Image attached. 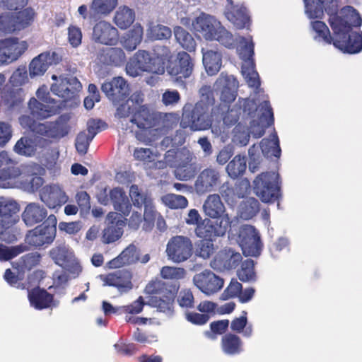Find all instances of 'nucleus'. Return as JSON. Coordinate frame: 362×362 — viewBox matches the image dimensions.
Wrapping results in <instances>:
<instances>
[{"mask_svg": "<svg viewBox=\"0 0 362 362\" xmlns=\"http://www.w3.org/2000/svg\"><path fill=\"white\" fill-rule=\"evenodd\" d=\"M238 279L243 282L256 280L255 263L251 259H247L241 263L240 268L237 272Z\"/></svg>", "mask_w": 362, "mask_h": 362, "instance_id": "51", "label": "nucleus"}, {"mask_svg": "<svg viewBox=\"0 0 362 362\" xmlns=\"http://www.w3.org/2000/svg\"><path fill=\"white\" fill-rule=\"evenodd\" d=\"M312 27L317 34V37H321L325 43L329 45L333 44L334 37L331 36L329 30L324 22L315 21L313 22Z\"/></svg>", "mask_w": 362, "mask_h": 362, "instance_id": "57", "label": "nucleus"}, {"mask_svg": "<svg viewBox=\"0 0 362 362\" xmlns=\"http://www.w3.org/2000/svg\"><path fill=\"white\" fill-rule=\"evenodd\" d=\"M36 13L31 7H24L15 12L0 15V29L4 33H12L23 30L33 24Z\"/></svg>", "mask_w": 362, "mask_h": 362, "instance_id": "8", "label": "nucleus"}, {"mask_svg": "<svg viewBox=\"0 0 362 362\" xmlns=\"http://www.w3.org/2000/svg\"><path fill=\"white\" fill-rule=\"evenodd\" d=\"M13 150L18 155L31 156L36 151V145L32 138L23 136L17 141Z\"/></svg>", "mask_w": 362, "mask_h": 362, "instance_id": "50", "label": "nucleus"}, {"mask_svg": "<svg viewBox=\"0 0 362 362\" xmlns=\"http://www.w3.org/2000/svg\"><path fill=\"white\" fill-rule=\"evenodd\" d=\"M221 347L223 352L227 355H238L243 351V342L238 335L229 332L222 337Z\"/></svg>", "mask_w": 362, "mask_h": 362, "instance_id": "35", "label": "nucleus"}, {"mask_svg": "<svg viewBox=\"0 0 362 362\" xmlns=\"http://www.w3.org/2000/svg\"><path fill=\"white\" fill-rule=\"evenodd\" d=\"M1 100L9 108L18 106L23 101V90L21 88H7L1 93Z\"/></svg>", "mask_w": 362, "mask_h": 362, "instance_id": "44", "label": "nucleus"}, {"mask_svg": "<svg viewBox=\"0 0 362 362\" xmlns=\"http://www.w3.org/2000/svg\"><path fill=\"white\" fill-rule=\"evenodd\" d=\"M263 154L268 158H279L281 150L279 139L276 134L272 135V139H263L260 143Z\"/></svg>", "mask_w": 362, "mask_h": 362, "instance_id": "45", "label": "nucleus"}, {"mask_svg": "<svg viewBox=\"0 0 362 362\" xmlns=\"http://www.w3.org/2000/svg\"><path fill=\"white\" fill-rule=\"evenodd\" d=\"M25 247L22 245L7 247L0 244V260H10L22 253Z\"/></svg>", "mask_w": 362, "mask_h": 362, "instance_id": "60", "label": "nucleus"}, {"mask_svg": "<svg viewBox=\"0 0 362 362\" xmlns=\"http://www.w3.org/2000/svg\"><path fill=\"white\" fill-rule=\"evenodd\" d=\"M13 160L5 151L0 152V181L16 178L20 175V170L15 166Z\"/></svg>", "mask_w": 362, "mask_h": 362, "instance_id": "37", "label": "nucleus"}, {"mask_svg": "<svg viewBox=\"0 0 362 362\" xmlns=\"http://www.w3.org/2000/svg\"><path fill=\"white\" fill-rule=\"evenodd\" d=\"M221 24L216 22L210 16L202 14L197 17L193 23L194 29L201 33L206 40H212L215 37L218 25Z\"/></svg>", "mask_w": 362, "mask_h": 362, "instance_id": "32", "label": "nucleus"}, {"mask_svg": "<svg viewBox=\"0 0 362 362\" xmlns=\"http://www.w3.org/2000/svg\"><path fill=\"white\" fill-rule=\"evenodd\" d=\"M101 89L115 105L125 100L130 93L127 81L120 76L105 81L102 84Z\"/></svg>", "mask_w": 362, "mask_h": 362, "instance_id": "20", "label": "nucleus"}, {"mask_svg": "<svg viewBox=\"0 0 362 362\" xmlns=\"http://www.w3.org/2000/svg\"><path fill=\"white\" fill-rule=\"evenodd\" d=\"M49 255L57 264L62 266L67 261L68 250L64 245L56 246L49 250Z\"/></svg>", "mask_w": 362, "mask_h": 362, "instance_id": "59", "label": "nucleus"}, {"mask_svg": "<svg viewBox=\"0 0 362 362\" xmlns=\"http://www.w3.org/2000/svg\"><path fill=\"white\" fill-rule=\"evenodd\" d=\"M59 57L56 52H42L35 57L30 63L29 73L31 77L43 75L49 66L58 62Z\"/></svg>", "mask_w": 362, "mask_h": 362, "instance_id": "28", "label": "nucleus"}, {"mask_svg": "<svg viewBox=\"0 0 362 362\" xmlns=\"http://www.w3.org/2000/svg\"><path fill=\"white\" fill-rule=\"evenodd\" d=\"M110 198L116 211L124 216H128L132 209V204L125 192L119 187L113 188L110 191Z\"/></svg>", "mask_w": 362, "mask_h": 362, "instance_id": "36", "label": "nucleus"}, {"mask_svg": "<svg viewBox=\"0 0 362 362\" xmlns=\"http://www.w3.org/2000/svg\"><path fill=\"white\" fill-rule=\"evenodd\" d=\"M230 218L226 216L218 220L205 218L195 228L194 232L198 238L214 240L217 237L225 235L230 227Z\"/></svg>", "mask_w": 362, "mask_h": 362, "instance_id": "12", "label": "nucleus"}, {"mask_svg": "<svg viewBox=\"0 0 362 362\" xmlns=\"http://www.w3.org/2000/svg\"><path fill=\"white\" fill-rule=\"evenodd\" d=\"M247 158L245 156L236 155L227 165L226 172L232 178H237L242 175L245 170Z\"/></svg>", "mask_w": 362, "mask_h": 362, "instance_id": "49", "label": "nucleus"}, {"mask_svg": "<svg viewBox=\"0 0 362 362\" xmlns=\"http://www.w3.org/2000/svg\"><path fill=\"white\" fill-rule=\"evenodd\" d=\"M93 138L85 132H81L76 136L75 146L77 151L84 155L87 153L90 141Z\"/></svg>", "mask_w": 362, "mask_h": 362, "instance_id": "64", "label": "nucleus"}, {"mask_svg": "<svg viewBox=\"0 0 362 362\" xmlns=\"http://www.w3.org/2000/svg\"><path fill=\"white\" fill-rule=\"evenodd\" d=\"M161 200L166 206L171 209H182L188 205V200L185 197L173 193L163 196Z\"/></svg>", "mask_w": 362, "mask_h": 362, "instance_id": "53", "label": "nucleus"}, {"mask_svg": "<svg viewBox=\"0 0 362 362\" xmlns=\"http://www.w3.org/2000/svg\"><path fill=\"white\" fill-rule=\"evenodd\" d=\"M253 42H245L240 50V57L244 62L242 65V74L245 77L246 83L251 88H259L261 83L257 71L255 69V65L253 60L254 55Z\"/></svg>", "mask_w": 362, "mask_h": 362, "instance_id": "13", "label": "nucleus"}, {"mask_svg": "<svg viewBox=\"0 0 362 362\" xmlns=\"http://www.w3.org/2000/svg\"><path fill=\"white\" fill-rule=\"evenodd\" d=\"M279 174L265 172L259 174L254 180V191L264 203L273 202L280 197V186L278 182Z\"/></svg>", "mask_w": 362, "mask_h": 362, "instance_id": "9", "label": "nucleus"}, {"mask_svg": "<svg viewBox=\"0 0 362 362\" xmlns=\"http://www.w3.org/2000/svg\"><path fill=\"white\" fill-rule=\"evenodd\" d=\"M28 107L31 115L39 120L46 119L57 114V107L45 105L35 98H30Z\"/></svg>", "mask_w": 362, "mask_h": 362, "instance_id": "38", "label": "nucleus"}, {"mask_svg": "<svg viewBox=\"0 0 362 362\" xmlns=\"http://www.w3.org/2000/svg\"><path fill=\"white\" fill-rule=\"evenodd\" d=\"M117 108L116 116L119 118H126L131 115L132 116L138 108L132 99H126Z\"/></svg>", "mask_w": 362, "mask_h": 362, "instance_id": "61", "label": "nucleus"}, {"mask_svg": "<svg viewBox=\"0 0 362 362\" xmlns=\"http://www.w3.org/2000/svg\"><path fill=\"white\" fill-rule=\"evenodd\" d=\"M82 86L76 77H60L58 83L52 85L50 90L53 94L66 102L76 95Z\"/></svg>", "mask_w": 362, "mask_h": 362, "instance_id": "23", "label": "nucleus"}, {"mask_svg": "<svg viewBox=\"0 0 362 362\" xmlns=\"http://www.w3.org/2000/svg\"><path fill=\"white\" fill-rule=\"evenodd\" d=\"M234 139L240 146H246L250 141V133L247 127L238 123L233 129Z\"/></svg>", "mask_w": 362, "mask_h": 362, "instance_id": "62", "label": "nucleus"}, {"mask_svg": "<svg viewBox=\"0 0 362 362\" xmlns=\"http://www.w3.org/2000/svg\"><path fill=\"white\" fill-rule=\"evenodd\" d=\"M129 197L134 206L141 209L144 207V221L153 224L157 211L153 203L151 194L140 189L138 185H132L129 189Z\"/></svg>", "mask_w": 362, "mask_h": 362, "instance_id": "14", "label": "nucleus"}, {"mask_svg": "<svg viewBox=\"0 0 362 362\" xmlns=\"http://www.w3.org/2000/svg\"><path fill=\"white\" fill-rule=\"evenodd\" d=\"M221 183V173L214 167L202 170L194 182V189L197 194H204L215 190Z\"/></svg>", "mask_w": 362, "mask_h": 362, "instance_id": "19", "label": "nucleus"}, {"mask_svg": "<svg viewBox=\"0 0 362 362\" xmlns=\"http://www.w3.org/2000/svg\"><path fill=\"white\" fill-rule=\"evenodd\" d=\"M154 54L143 49L138 50L126 65L127 73L133 77L142 72L163 74L165 72V63L171 57V52L166 46H156Z\"/></svg>", "mask_w": 362, "mask_h": 362, "instance_id": "4", "label": "nucleus"}, {"mask_svg": "<svg viewBox=\"0 0 362 362\" xmlns=\"http://www.w3.org/2000/svg\"><path fill=\"white\" fill-rule=\"evenodd\" d=\"M139 259V252L134 245H129L117 257L107 262L110 269H118L136 263Z\"/></svg>", "mask_w": 362, "mask_h": 362, "instance_id": "31", "label": "nucleus"}, {"mask_svg": "<svg viewBox=\"0 0 362 362\" xmlns=\"http://www.w3.org/2000/svg\"><path fill=\"white\" fill-rule=\"evenodd\" d=\"M179 282H165L161 280H152L145 288V292L151 295L149 299L151 305L159 311L166 313L172 310L175 298L180 307L189 310L194 308V297L189 288H183L179 293Z\"/></svg>", "mask_w": 362, "mask_h": 362, "instance_id": "1", "label": "nucleus"}, {"mask_svg": "<svg viewBox=\"0 0 362 362\" xmlns=\"http://www.w3.org/2000/svg\"><path fill=\"white\" fill-rule=\"evenodd\" d=\"M214 35L215 37L213 40H217L221 45L228 49L235 48L237 44V40L233 34L221 24L218 25V28Z\"/></svg>", "mask_w": 362, "mask_h": 362, "instance_id": "52", "label": "nucleus"}, {"mask_svg": "<svg viewBox=\"0 0 362 362\" xmlns=\"http://www.w3.org/2000/svg\"><path fill=\"white\" fill-rule=\"evenodd\" d=\"M185 269L181 267L165 266L160 269V276L165 279L177 281L185 278Z\"/></svg>", "mask_w": 362, "mask_h": 362, "instance_id": "56", "label": "nucleus"}, {"mask_svg": "<svg viewBox=\"0 0 362 362\" xmlns=\"http://www.w3.org/2000/svg\"><path fill=\"white\" fill-rule=\"evenodd\" d=\"M98 59L104 64L119 66L126 61V55L122 48L106 47L100 51Z\"/></svg>", "mask_w": 362, "mask_h": 362, "instance_id": "34", "label": "nucleus"}, {"mask_svg": "<svg viewBox=\"0 0 362 362\" xmlns=\"http://www.w3.org/2000/svg\"><path fill=\"white\" fill-rule=\"evenodd\" d=\"M178 157L179 153L175 150H168L165 154V162L170 167H175V174L177 179L189 180L193 178L197 173V168L196 163H191V156L188 155L186 160L179 164L177 163L176 160Z\"/></svg>", "mask_w": 362, "mask_h": 362, "instance_id": "17", "label": "nucleus"}, {"mask_svg": "<svg viewBox=\"0 0 362 362\" xmlns=\"http://www.w3.org/2000/svg\"><path fill=\"white\" fill-rule=\"evenodd\" d=\"M199 100L195 104L186 103L182 108L181 127L192 131L209 129L213 122L215 104L214 91L210 86L204 85L199 90Z\"/></svg>", "mask_w": 362, "mask_h": 362, "instance_id": "3", "label": "nucleus"}, {"mask_svg": "<svg viewBox=\"0 0 362 362\" xmlns=\"http://www.w3.org/2000/svg\"><path fill=\"white\" fill-rule=\"evenodd\" d=\"M194 285L204 293L209 296L218 292L223 286V279L213 272L205 269L193 277Z\"/></svg>", "mask_w": 362, "mask_h": 362, "instance_id": "22", "label": "nucleus"}, {"mask_svg": "<svg viewBox=\"0 0 362 362\" xmlns=\"http://www.w3.org/2000/svg\"><path fill=\"white\" fill-rule=\"evenodd\" d=\"M215 252L213 240H199L196 243V255L203 259H209Z\"/></svg>", "mask_w": 362, "mask_h": 362, "instance_id": "54", "label": "nucleus"}, {"mask_svg": "<svg viewBox=\"0 0 362 362\" xmlns=\"http://www.w3.org/2000/svg\"><path fill=\"white\" fill-rule=\"evenodd\" d=\"M28 298L30 305L36 310H41L57 306L54 295L39 286L28 290Z\"/></svg>", "mask_w": 362, "mask_h": 362, "instance_id": "26", "label": "nucleus"}, {"mask_svg": "<svg viewBox=\"0 0 362 362\" xmlns=\"http://www.w3.org/2000/svg\"><path fill=\"white\" fill-rule=\"evenodd\" d=\"M135 20V13L134 10L124 6H120L116 11L114 16V23L120 29H127Z\"/></svg>", "mask_w": 362, "mask_h": 362, "instance_id": "42", "label": "nucleus"}, {"mask_svg": "<svg viewBox=\"0 0 362 362\" xmlns=\"http://www.w3.org/2000/svg\"><path fill=\"white\" fill-rule=\"evenodd\" d=\"M219 192L229 206H235L238 204V196L235 192V188L228 182H224L220 187Z\"/></svg>", "mask_w": 362, "mask_h": 362, "instance_id": "55", "label": "nucleus"}, {"mask_svg": "<svg viewBox=\"0 0 362 362\" xmlns=\"http://www.w3.org/2000/svg\"><path fill=\"white\" fill-rule=\"evenodd\" d=\"M174 35L177 42L187 51L194 52L196 42L192 35L181 26H176L174 28Z\"/></svg>", "mask_w": 362, "mask_h": 362, "instance_id": "46", "label": "nucleus"}, {"mask_svg": "<svg viewBox=\"0 0 362 362\" xmlns=\"http://www.w3.org/2000/svg\"><path fill=\"white\" fill-rule=\"evenodd\" d=\"M27 49V42L20 41L17 37L0 40V65L16 61Z\"/></svg>", "mask_w": 362, "mask_h": 362, "instance_id": "15", "label": "nucleus"}, {"mask_svg": "<svg viewBox=\"0 0 362 362\" xmlns=\"http://www.w3.org/2000/svg\"><path fill=\"white\" fill-rule=\"evenodd\" d=\"M226 17L238 29L245 28L250 25V19L245 7L233 6L226 13Z\"/></svg>", "mask_w": 362, "mask_h": 362, "instance_id": "40", "label": "nucleus"}, {"mask_svg": "<svg viewBox=\"0 0 362 362\" xmlns=\"http://www.w3.org/2000/svg\"><path fill=\"white\" fill-rule=\"evenodd\" d=\"M247 313L243 311L240 317H235L230 322V329L235 334L242 333L245 337H250L253 333V327L248 324Z\"/></svg>", "mask_w": 362, "mask_h": 362, "instance_id": "43", "label": "nucleus"}, {"mask_svg": "<svg viewBox=\"0 0 362 362\" xmlns=\"http://www.w3.org/2000/svg\"><path fill=\"white\" fill-rule=\"evenodd\" d=\"M177 121L175 114L153 111L145 105H140L130 119L139 129L153 132L154 136L165 134L177 124Z\"/></svg>", "mask_w": 362, "mask_h": 362, "instance_id": "5", "label": "nucleus"}, {"mask_svg": "<svg viewBox=\"0 0 362 362\" xmlns=\"http://www.w3.org/2000/svg\"><path fill=\"white\" fill-rule=\"evenodd\" d=\"M144 30L140 25H134L129 30L125 37L123 45L128 51L134 50L141 42L143 39Z\"/></svg>", "mask_w": 362, "mask_h": 362, "instance_id": "48", "label": "nucleus"}, {"mask_svg": "<svg viewBox=\"0 0 362 362\" xmlns=\"http://www.w3.org/2000/svg\"><path fill=\"white\" fill-rule=\"evenodd\" d=\"M216 85L217 86H222L220 96L221 104L220 105L223 104L224 107L229 106L228 105L232 103L236 98L238 81L233 76H223L221 74L217 78Z\"/></svg>", "mask_w": 362, "mask_h": 362, "instance_id": "25", "label": "nucleus"}, {"mask_svg": "<svg viewBox=\"0 0 362 362\" xmlns=\"http://www.w3.org/2000/svg\"><path fill=\"white\" fill-rule=\"evenodd\" d=\"M93 39L101 44L114 45L118 41L119 33L110 23L101 21L93 27Z\"/></svg>", "mask_w": 362, "mask_h": 362, "instance_id": "24", "label": "nucleus"}, {"mask_svg": "<svg viewBox=\"0 0 362 362\" xmlns=\"http://www.w3.org/2000/svg\"><path fill=\"white\" fill-rule=\"evenodd\" d=\"M329 23L333 31L335 47L349 54L362 50V32L352 31V27H360L362 24V18L355 9L343 16L332 15Z\"/></svg>", "mask_w": 362, "mask_h": 362, "instance_id": "2", "label": "nucleus"}, {"mask_svg": "<svg viewBox=\"0 0 362 362\" xmlns=\"http://www.w3.org/2000/svg\"><path fill=\"white\" fill-rule=\"evenodd\" d=\"M203 210L206 216L211 219L218 220L226 216V208L221 197L217 194H210L207 197L203 204Z\"/></svg>", "mask_w": 362, "mask_h": 362, "instance_id": "30", "label": "nucleus"}, {"mask_svg": "<svg viewBox=\"0 0 362 362\" xmlns=\"http://www.w3.org/2000/svg\"><path fill=\"white\" fill-rule=\"evenodd\" d=\"M239 238L244 252L257 257L262 249V243L257 230L251 225H244L240 230Z\"/></svg>", "mask_w": 362, "mask_h": 362, "instance_id": "18", "label": "nucleus"}, {"mask_svg": "<svg viewBox=\"0 0 362 362\" xmlns=\"http://www.w3.org/2000/svg\"><path fill=\"white\" fill-rule=\"evenodd\" d=\"M259 211V203L254 197H247L239 206L240 216L244 220L252 218Z\"/></svg>", "mask_w": 362, "mask_h": 362, "instance_id": "47", "label": "nucleus"}, {"mask_svg": "<svg viewBox=\"0 0 362 362\" xmlns=\"http://www.w3.org/2000/svg\"><path fill=\"white\" fill-rule=\"evenodd\" d=\"M47 216L46 208L38 203H29L21 214L22 220L27 226H33L45 220Z\"/></svg>", "mask_w": 362, "mask_h": 362, "instance_id": "29", "label": "nucleus"}, {"mask_svg": "<svg viewBox=\"0 0 362 362\" xmlns=\"http://www.w3.org/2000/svg\"><path fill=\"white\" fill-rule=\"evenodd\" d=\"M57 223L54 214L48 216L41 225L28 232L25 237L26 243L34 247L51 244L56 237Z\"/></svg>", "mask_w": 362, "mask_h": 362, "instance_id": "10", "label": "nucleus"}, {"mask_svg": "<svg viewBox=\"0 0 362 362\" xmlns=\"http://www.w3.org/2000/svg\"><path fill=\"white\" fill-rule=\"evenodd\" d=\"M117 0H93L90 6V17L107 16L117 6Z\"/></svg>", "mask_w": 362, "mask_h": 362, "instance_id": "39", "label": "nucleus"}, {"mask_svg": "<svg viewBox=\"0 0 362 362\" xmlns=\"http://www.w3.org/2000/svg\"><path fill=\"white\" fill-rule=\"evenodd\" d=\"M243 257L239 252L232 250L220 252L214 260V264L220 269L230 270L235 269L242 262Z\"/></svg>", "mask_w": 362, "mask_h": 362, "instance_id": "33", "label": "nucleus"}, {"mask_svg": "<svg viewBox=\"0 0 362 362\" xmlns=\"http://www.w3.org/2000/svg\"><path fill=\"white\" fill-rule=\"evenodd\" d=\"M243 289V286L236 279H232L229 285L221 294V299L223 300L238 297Z\"/></svg>", "mask_w": 362, "mask_h": 362, "instance_id": "63", "label": "nucleus"}, {"mask_svg": "<svg viewBox=\"0 0 362 362\" xmlns=\"http://www.w3.org/2000/svg\"><path fill=\"white\" fill-rule=\"evenodd\" d=\"M165 252L168 259L174 263H182L189 259L193 254L192 240L185 235H175L168 240Z\"/></svg>", "mask_w": 362, "mask_h": 362, "instance_id": "11", "label": "nucleus"}, {"mask_svg": "<svg viewBox=\"0 0 362 362\" xmlns=\"http://www.w3.org/2000/svg\"><path fill=\"white\" fill-rule=\"evenodd\" d=\"M125 223L119 218L116 213L107 215V224L103 231V242L110 244L117 241L123 234V227Z\"/></svg>", "mask_w": 362, "mask_h": 362, "instance_id": "27", "label": "nucleus"}, {"mask_svg": "<svg viewBox=\"0 0 362 362\" xmlns=\"http://www.w3.org/2000/svg\"><path fill=\"white\" fill-rule=\"evenodd\" d=\"M194 69V62L190 55L186 52H180L177 59L167 66V71L177 81H182L191 76Z\"/></svg>", "mask_w": 362, "mask_h": 362, "instance_id": "21", "label": "nucleus"}, {"mask_svg": "<svg viewBox=\"0 0 362 362\" xmlns=\"http://www.w3.org/2000/svg\"><path fill=\"white\" fill-rule=\"evenodd\" d=\"M171 35V29L160 24L153 25L149 29V36L152 40H168Z\"/></svg>", "mask_w": 362, "mask_h": 362, "instance_id": "58", "label": "nucleus"}, {"mask_svg": "<svg viewBox=\"0 0 362 362\" xmlns=\"http://www.w3.org/2000/svg\"><path fill=\"white\" fill-rule=\"evenodd\" d=\"M71 116L68 113L59 115L55 120L37 122L29 115H22L19 122L24 128H28L35 134L40 135L49 141H58L66 136L71 131L69 124Z\"/></svg>", "mask_w": 362, "mask_h": 362, "instance_id": "6", "label": "nucleus"}, {"mask_svg": "<svg viewBox=\"0 0 362 362\" xmlns=\"http://www.w3.org/2000/svg\"><path fill=\"white\" fill-rule=\"evenodd\" d=\"M221 54L219 52L208 50L204 53L203 64L209 75L216 74L221 69Z\"/></svg>", "mask_w": 362, "mask_h": 362, "instance_id": "41", "label": "nucleus"}, {"mask_svg": "<svg viewBox=\"0 0 362 362\" xmlns=\"http://www.w3.org/2000/svg\"><path fill=\"white\" fill-rule=\"evenodd\" d=\"M19 204L13 199L0 197V239L12 243L18 239L14 226L19 221Z\"/></svg>", "mask_w": 362, "mask_h": 362, "instance_id": "7", "label": "nucleus"}, {"mask_svg": "<svg viewBox=\"0 0 362 362\" xmlns=\"http://www.w3.org/2000/svg\"><path fill=\"white\" fill-rule=\"evenodd\" d=\"M104 285L115 287L120 294L127 293L134 288L133 273L127 269H118L105 275H101Z\"/></svg>", "mask_w": 362, "mask_h": 362, "instance_id": "16", "label": "nucleus"}]
</instances>
